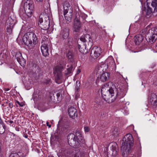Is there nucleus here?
I'll use <instances>...</instances> for the list:
<instances>
[{"label": "nucleus", "mask_w": 157, "mask_h": 157, "mask_svg": "<svg viewBox=\"0 0 157 157\" xmlns=\"http://www.w3.org/2000/svg\"><path fill=\"white\" fill-rule=\"evenodd\" d=\"M33 2L32 1L27 0L24 4V9H33Z\"/></svg>", "instance_id": "21"}, {"label": "nucleus", "mask_w": 157, "mask_h": 157, "mask_svg": "<svg viewBox=\"0 0 157 157\" xmlns=\"http://www.w3.org/2000/svg\"><path fill=\"white\" fill-rule=\"evenodd\" d=\"M63 67L61 65L56 66L55 68L54 73L56 76L57 80L56 82L58 84L61 82L62 81V75L61 71H63Z\"/></svg>", "instance_id": "8"}, {"label": "nucleus", "mask_w": 157, "mask_h": 157, "mask_svg": "<svg viewBox=\"0 0 157 157\" xmlns=\"http://www.w3.org/2000/svg\"><path fill=\"white\" fill-rule=\"evenodd\" d=\"M67 72L65 73L67 75H69L71 73L72 71V68L71 67H69L67 69Z\"/></svg>", "instance_id": "33"}, {"label": "nucleus", "mask_w": 157, "mask_h": 157, "mask_svg": "<svg viewBox=\"0 0 157 157\" xmlns=\"http://www.w3.org/2000/svg\"><path fill=\"white\" fill-rule=\"evenodd\" d=\"M95 101H96V102L97 103H100V100H98V99H97V98H96L95 99Z\"/></svg>", "instance_id": "42"}, {"label": "nucleus", "mask_w": 157, "mask_h": 157, "mask_svg": "<svg viewBox=\"0 0 157 157\" xmlns=\"http://www.w3.org/2000/svg\"><path fill=\"white\" fill-rule=\"evenodd\" d=\"M66 56L70 61L71 62L74 60V54L71 50L68 51L66 54Z\"/></svg>", "instance_id": "27"}, {"label": "nucleus", "mask_w": 157, "mask_h": 157, "mask_svg": "<svg viewBox=\"0 0 157 157\" xmlns=\"http://www.w3.org/2000/svg\"><path fill=\"white\" fill-rule=\"evenodd\" d=\"M150 101L151 105H155L157 102V96L155 94H153L151 95L150 98Z\"/></svg>", "instance_id": "25"}, {"label": "nucleus", "mask_w": 157, "mask_h": 157, "mask_svg": "<svg viewBox=\"0 0 157 157\" xmlns=\"http://www.w3.org/2000/svg\"><path fill=\"white\" fill-rule=\"evenodd\" d=\"M38 2H41L43 1V0H36Z\"/></svg>", "instance_id": "46"}, {"label": "nucleus", "mask_w": 157, "mask_h": 157, "mask_svg": "<svg viewBox=\"0 0 157 157\" xmlns=\"http://www.w3.org/2000/svg\"><path fill=\"white\" fill-rule=\"evenodd\" d=\"M19 155L17 153H13L10 155L9 157H19Z\"/></svg>", "instance_id": "32"}, {"label": "nucleus", "mask_w": 157, "mask_h": 157, "mask_svg": "<svg viewBox=\"0 0 157 157\" xmlns=\"http://www.w3.org/2000/svg\"><path fill=\"white\" fill-rule=\"evenodd\" d=\"M112 83L109 82L103 85L101 89V92L102 96L104 100L109 103H111L116 99L117 97L120 98L123 97L126 94L127 89L126 86L124 85L117 86L116 88L115 85H112V86H109Z\"/></svg>", "instance_id": "1"}, {"label": "nucleus", "mask_w": 157, "mask_h": 157, "mask_svg": "<svg viewBox=\"0 0 157 157\" xmlns=\"http://www.w3.org/2000/svg\"><path fill=\"white\" fill-rule=\"evenodd\" d=\"M133 140L132 135L130 134L126 135L123 139V142L121 147L122 155L126 157L132 151Z\"/></svg>", "instance_id": "2"}, {"label": "nucleus", "mask_w": 157, "mask_h": 157, "mask_svg": "<svg viewBox=\"0 0 157 157\" xmlns=\"http://www.w3.org/2000/svg\"><path fill=\"white\" fill-rule=\"evenodd\" d=\"M50 79H48L46 80V82H44V83H45L46 84H49L50 82Z\"/></svg>", "instance_id": "41"}, {"label": "nucleus", "mask_w": 157, "mask_h": 157, "mask_svg": "<svg viewBox=\"0 0 157 157\" xmlns=\"http://www.w3.org/2000/svg\"><path fill=\"white\" fill-rule=\"evenodd\" d=\"M76 86L75 87V89L77 90H78L79 89V87L80 86V82L78 81H77L76 82Z\"/></svg>", "instance_id": "34"}, {"label": "nucleus", "mask_w": 157, "mask_h": 157, "mask_svg": "<svg viewBox=\"0 0 157 157\" xmlns=\"http://www.w3.org/2000/svg\"><path fill=\"white\" fill-rule=\"evenodd\" d=\"M155 48H156V49H157V44L155 45Z\"/></svg>", "instance_id": "48"}, {"label": "nucleus", "mask_w": 157, "mask_h": 157, "mask_svg": "<svg viewBox=\"0 0 157 157\" xmlns=\"http://www.w3.org/2000/svg\"><path fill=\"white\" fill-rule=\"evenodd\" d=\"M117 129L116 128L114 129V130L113 131V133L114 136H116L117 134Z\"/></svg>", "instance_id": "36"}, {"label": "nucleus", "mask_w": 157, "mask_h": 157, "mask_svg": "<svg viewBox=\"0 0 157 157\" xmlns=\"http://www.w3.org/2000/svg\"><path fill=\"white\" fill-rule=\"evenodd\" d=\"M110 149L112 151V155L115 157L118 154L117 145L116 143L112 142L110 144Z\"/></svg>", "instance_id": "10"}, {"label": "nucleus", "mask_w": 157, "mask_h": 157, "mask_svg": "<svg viewBox=\"0 0 157 157\" xmlns=\"http://www.w3.org/2000/svg\"><path fill=\"white\" fill-rule=\"evenodd\" d=\"M5 131V126L2 122L0 123V134H3Z\"/></svg>", "instance_id": "29"}, {"label": "nucleus", "mask_w": 157, "mask_h": 157, "mask_svg": "<svg viewBox=\"0 0 157 157\" xmlns=\"http://www.w3.org/2000/svg\"><path fill=\"white\" fill-rule=\"evenodd\" d=\"M68 112L69 116L72 119H74L75 116H77V110L74 107H70Z\"/></svg>", "instance_id": "14"}, {"label": "nucleus", "mask_w": 157, "mask_h": 157, "mask_svg": "<svg viewBox=\"0 0 157 157\" xmlns=\"http://www.w3.org/2000/svg\"><path fill=\"white\" fill-rule=\"evenodd\" d=\"M63 14L65 19L68 22H71L72 18V13H63Z\"/></svg>", "instance_id": "26"}, {"label": "nucleus", "mask_w": 157, "mask_h": 157, "mask_svg": "<svg viewBox=\"0 0 157 157\" xmlns=\"http://www.w3.org/2000/svg\"><path fill=\"white\" fill-rule=\"evenodd\" d=\"M25 13L28 17H31L33 13V9H24Z\"/></svg>", "instance_id": "28"}, {"label": "nucleus", "mask_w": 157, "mask_h": 157, "mask_svg": "<svg viewBox=\"0 0 157 157\" xmlns=\"http://www.w3.org/2000/svg\"><path fill=\"white\" fill-rule=\"evenodd\" d=\"M15 57L17 61L21 66L24 65L25 61L23 58L21 53L20 52L17 53L15 55Z\"/></svg>", "instance_id": "15"}, {"label": "nucleus", "mask_w": 157, "mask_h": 157, "mask_svg": "<svg viewBox=\"0 0 157 157\" xmlns=\"http://www.w3.org/2000/svg\"><path fill=\"white\" fill-rule=\"evenodd\" d=\"M142 33L145 34L146 39L151 43L155 42L157 38V29L155 28H145L142 30Z\"/></svg>", "instance_id": "4"}, {"label": "nucleus", "mask_w": 157, "mask_h": 157, "mask_svg": "<svg viewBox=\"0 0 157 157\" xmlns=\"http://www.w3.org/2000/svg\"><path fill=\"white\" fill-rule=\"evenodd\" d=\"M16 103L18 104L20 106H23L24 105L23 104V103L21 102L20 103L19 101H17Z\"/></svg>", "instance_id": "37"}, {"label": "nucleus", "mask_w": 157, "mask_h": 157, "mask_svg": "<svg viewBox=\"0 0 157 157\" xmlns=\"http://www.w3.org/2000/svg\"><path fill=\"white\" fill-rule=\"evenodd\" d=\"M87 42L90 46L92 45L93 40L91 36L88 34H86L84 36H81L79 40H78V48L81 53H83L82 48L86 49V43Z\"/></svg>", "instance_id": "6"}, {"label": "nucleus", "mask_w": 157, "mask_h": 157, "mask_svg": "<svg viewBox=\"0 0 157 157\" xmlns=\"http://www.w3.org/2000/svg\"><path fill=\"white\" fill-rule=\"evenodd\" d=\"M153 84L154 86H157V78H156L154 81Z\"/></svg>", "instance_id": "39"}, {"label": "nucleus", "mask_w": 157, "mask_h": 157, "mask_svg": "<svg viewBox=\"0 0 157 157\" xmlns=\"http://www.w3.org/2000/svg\"><path fill=\"white\" fill-rule=\"evenodd\" d=\"M54 157L53 156H51V157Z\"/></svg>", "instance_id": "50"}, {"label": "nucleus", "mask_w": 157, "mask_h": 157, "mask_svg": "<svg viewBox=\"0 0 157 157\" xmlns=\"http://www.w3.org/2000/svg\"><path fill=\"white\" fill-rule=\"evenodd\" d=\"M2 146V140L0 139V151H1Z\"/></svg>", "instance_id": "40"}, {"label": "nucleus", "mask_w": 157, "mask_h": 157, "mask_svg": "<svg viewBox=\"0 0 157 157\" xmlns=\"http://www.w3.org/2000/svg\"><path fill=\"white\" fill-rule=\"evenodd\" d=\"M68 41V46H71L72 44V39L71 38H69L67 39Z\"/></svg>", "instance_id": "31"}, {"label": "nucleus", "mask_w": 157, "mask_h": 157, "mask_svg": "<svg viewBox=\"0 0 157 157\" xmlns=\"http://www.w3.org/2000/svg\"><path fill=\"white\" fill-rule=\"evenodd\" d=\"M63 13H70L73 12L72 7L69 3H65L63 6Z\"/></svg>", "instance_id": "18"}, {"label": "nucleus", "mask_w": 157, "mask_h": 157, "mask_svg": "<svg viewBox=\"0 0 157 157\" xmlns=\"http://www.w3.org/2000/svg\"><path fill=\"white\" fill-rule=\"evenodd\" d=\"M81 27L80 22L79 20L75 18L74 21V29L76 32L79 31Z\"/></svg>", "instance_id": "16"}, {"label": "nucleus", "mask_w": 157, "mask_h": 157, "mask_svg": "<svg viewBox=\"0 0 157 157\" xmlns=\"http://www.w3.org/2000/svg\"><path fill=\"white\" fill-rule=\"evenodd\" d=\"M8 122H9L10 124H12L13 123V121H11V120L8 121Z\"/></svg>", "instance_id": "44"}, {"label": "nucleus", "mask_w": 157, "mask_h": 157, "mask_svg": "<svg viewBox=\"0 0 157 157\" xmlns=\"http://www.w3.org/2000/svg\"><path fill=\"white\" fill-rule=\"evenodd\" d=\"M23 42L27 46H31L32 44L35 45L37 42V38L35 34L32 32L26 33L23 36Z\"/></svg>", "instance_id": "5"}, {"label": "nucleus", "mask_w": 157, "mask_h": 157, "mask_svg": "<svg viewBox=\"0 0 157 157\" xmlns=\"http://www.w3.org/2000/svg\"><path fill=\"white\" fill-rule=\"evenodd\" d=\"M75 157H83V155L81 154V152L78 151L75 154Z\"/></svg>", "instance_id": "30"}, {"label": "nucleus", "mask_w": 157, "mask_h": 157, "mask_svg": "<svg viewBox=\"0 0 157 157\" xmlns=\"http://www.w3.org/2000/svg\"><path fill=\"white\" fill-rule=\"evenodd\" d=\"M144 38V37L142 35H137L135 38V44L138 45L142 42Z\"/></svg>", "instance_id": "23"}, {"label": "nucleus", "mask_w": 157, "mask_h": 157, "mask_svg": "<svg viewBox=\"0 0 157 157\" xmlns=\"http://www.w3.org/2000/svg\"><path fill=\"white\" fill-rule=\"evenodd\" d=\"M69 34V29L67 28L64 29L61 31L60 33V36L64 39H66L68 36Z\"/></svg>", "instance_id": "17"}, {"label": "nucleus", "mask_w": 157, "mask_h": 157, "mask_svg": "<svg viewBox=\"0 0 157 157\" xmlns=\"http://www.w3.org/2000/svg\"><path fill=\"white\" fill-rule=\"evenodd\" d=\"M9 90H10V89H9V88L6 89H5V91H8Z\"/></svg>", "instance_id": "47"}, {"label": "nucleus", "mask_w": 157, "mask_h": 157, "mask_svg": "<svg viewBox=\"0 0 157 157\" xmlns=\"http://www.w3.org/2000/svg\"><path fill=\"white\" fill-rule=\"evenodd\" d=\"M38 25L39 26L44 29H48L50 26L49 18L47 15L44 16L40 15L39 17Z\"/></svg>", "instance_id": "7"}, {"label": "nucleus", "mask_w": 157, "mask_h": 157, "mask_svg": "<svg viewBox=\"0 0 157 157\" xmlns=\"http://www.w3.org/2000/svg\"><path fill=\"white\" fill-rule=\"evenodd\" d=\"M9 106H10V107H12L13 106V104L11 103H9Z\"/></svg>", "instance_id": "45"}, {"label": "nucleus", "mask_w": 157, "mask_h": 157, "mask_svg": "<svg viewBox=\"0 0 157 157\" xmlns=\"http://www.w3.org/2000/svg\"><path fill=\"white\" fill-rule=\"evenodd\" d=\"M46 124L47 126H48L49 128H50L51 127V125L49 124V123L47 122L46 123Z\"/></svg>", "instance_id": "43"}, {"label": "nucleus", "mask_w": 157, "mask_h": 157, "mask_svg": "<svg viewBox=\"0 0 157 157\" xmlns=\"http://www.w3.org/2000/svg\"><path fill=\"white\" fill-rule=\"evenodd\" d=\"M47 41H45L41 47V50L43 55L47 56L49 55L48 49Z\"/></svg>", "instance_id": "11"}, {"label": "nucleus", "mask_w": 157, "mask_h": 157, "mask_svg": "<svg viewBox=\"0 0 157 157\" xmlns=\"http://www.w3.org/2000/svg\"><path fill=\"white\" fill-rule=\"evenodd\" d=\"M101 53V48L95 46L91 50L90 56L92 58L95 59L98 57Z\"/></svg>", "instance_id": "9"}, {"label": "nucleus", "mask_w": 157, "mask_h": 157, "mask_svg": "<svg viewBox=\"0 0 157 157\" xmlns=\"http://www.w3.org/2000/svg\"><path fill=\"white\" fill-rule=\"evenodd\" d=\"M107 66L109 67H112L115 65L114 60L112 56H109L105 60Z\"/></svg>", "instance_id": "19"}, {"label": "nucleus", "mask_w": 157, "mask_h": 157, "mask_svg": "<svg viewBox=\"0 0 157 157\" xmlns=\"http://www.w3.org/2000/svg\"><path fill=\"white\" fill-rule=\"evenodd\" d=\"M110 76V74L108 72H103L101 75L97 77L98 79H100V80L104 82L108 80Z\"/></svg>", "instance_id": "13"}, {"label": "nucleus", "mask_w": 157, "mask_h": 157, "mask_svg": "<svg viewBox=\"0 0 157 157\" xmlns=\"http://www.w3.org/2000/svg\"><path fill=\"white\" fill-rule=\"evenodd\" d=\"M84 129L85 132H88L90 130L89 127L87 126L85 127H84Z\"/></svg>", "instance_id": "35"}, {"label": "nucleus", "mask_w": 157, "mask_h": 157, "mask_svg": "<svg viewBox=\"0 0 157 157\" xmlns=\"http://www.w3.org/2000/svg\"><path fill=\"white\" fill-rule=\"evenodd\" d=\"M63 118H61L60 120L58 122V125H60L62 123Z\"/></svg>", "instance_id": "38"}, {"label": "nucleus", "mask_w": 157, "mask_h": 157, "mask_svg": "<svg viewBox=\"0 0 157 157\" xmlns=\"http://www.w3.org/2000/svg\"><path fill=\"white\" fill-rule=\"evenodd\" d=\"M145 11L146 12V16L147 17H150L152 15V13H154V15H156L157 14V12L156 10L155 12L154 10V12H153L151 10V9L148 7L146 10Z\"/></svg>", "instance_id": "22"}, {"label": "nucleus", "mask_w": 157, "mask_h": 157, "mask_svg": "<svg viewBox=\"0 0 157 157\" xmlns=\"http://www.w3.org/2000/svg\"><path fill=\"white\" fill-rule=\"evenodd\" d=\"M148 4L151 3V5L154 8L155 12L156 10L157 12V0H147Z\"/></svg>", "instance_id": "24"}, {"label": "nucleus", "mask_w": 157, "mask_h": 157, "mask_svg": "<svg viewBox=\"0 0 157 157\" xmlns=\"http://www.w3.org/2000/svg\"><path fill=\"white\" fill-rule=\"evenodd\" d=\"M68 143L70 145L75 148L80 146V143H85V140L81 136L79 130L76 131L75 135L72 133L69 134L67 136Z\"/></svg>", "instance_id": "3"}, {"label": "nucleus", "mask_w": 157, "mask_h": 157, "mask_svg": "<svg viewBox=\"0 0 157 157\" xmlns=\"http://www.w3.org/2000/svg\"><path fill=\"white\" fill-rule=\"evenodd\" d=\"M84 17H87L86 15V14H84Z\"/></svg>", "instance_id": "49"}, {"label": "nucleus", "mask_w": 157, "mask_h": 157, "mask_svg": "<svg viewBox=\"0 0 157 157\" xmlns=\"http://www.w3.org/2000/svg\"><path fill=\"white\" fill-rule=\"evenodd\" d=\"M104 65H101L100 66H98L95 68V73L96 74L97 78L98 76H99L100 75L103 73V67L104 66Z\"/></svg>", "instance_id": "20"}, {"label": "nucleus", "mask_w": 157, "mask_h": 157, "mask_svg": "<svg viewBox=\"0 0 157 157\" xmlns=\"http://www.w3.org/2000/svg\"><path fill=\"white\" fill-rule=\"evenodd\" d=\"M6 23L7 32L10 33L11 32L12 29L14 25V21L11 18H9L7 21Z\"/></svg>", "instance_id": "12"}]
</instances>
